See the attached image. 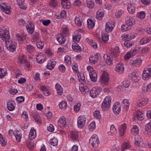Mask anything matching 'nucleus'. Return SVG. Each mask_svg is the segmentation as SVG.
<instances>
[{
  "label": "nucleus",
  "mask_w": 151,
  "mask_h": 151,
  "mask_svg": "<svg viewBox=\"0 0 151 151\" xmlns=\"http://www.w3.org/2000/svg\"><path fill=\"white\" fill-rule=\"evenodd\" d=\"M111 100L110 96H108L105 97L101 105L102 108L103 110L106 111L109 109L110 107Z\"/></svg>",
  "instance_id": "obj_1"
},
{
  "label": "nucleus",
  "mask_w": 151,
  "mask_h": 151,
  "mask_svg": "<svg viewBox=\"0 0 151 151\" xmlns=\"http://www.w3.org/2000/svg\"><path fill=\"white\" fill-rule=\"evenodd\" d=\"M151 77V64L147 66L143 71L142 77L144 80H148Z\"/></svg>",
  "instance_id": "obj_2"
},
{
  "label": "nucleus",
  "mask_w": 151,
  "mask_h": 151,
  "mask_svg": "<svg viewBox=\"0 0 151 151\" xmlns=\"http://www.w3.org/2000/svg\"><path fill=\"white\" fill-rule=\"evenodd\" d=\"M0 36L1 39L4 42L8 41L10 39L9 32L8 30L4 29L0 32Z\"/></svg>",
  "instance_id": "obj_3"
},
{
  "label": "nucleus",
  "mask_w": 151,
  "mask_h": 151,
  "mask_svg": "<svg viewBox=\"0 0 151 151\" xmlns=\"http://www.w3.org/2000/svg\"><path fill=\"white\" fill-rule=\"evenodd\" d=\"M109 77L108 73L104 71L100 79V83L104 86H106L109 84Z\"/></svg>",
  "instance_id": "obj_4"
},
{
  "label": "nucleus",
  "mask_w": 151,
  "mask_h": 151,
  "mask_svg": "<svg viewBox=\"0 0 151 151\" xmlns=\"http://www.w3.org/2000/svg\"><path fill=\"white\" fill-rule=\"evenodd\" d=\"M6 47L10 52H13L15 51L17 45V43L13 42L12 40H9L5 43Z\"/></svg>",
  "instance_id": "obj_5"
},
{
  "label": "nucleus",
  "mask_w": 151,
  "mask_h": 151,
  "mask_svg": "<svg viewBox=\"0 0 151 151\" xmlns=\"http://www.w3.org/2000/svg\"><path fill=\"white\" fill-rule=\"evenodd\" d=\"M89 143L93 147H97L99 143L97 136L96 135H93L89 139Z\"/></svg>",
  "instance_id": "obj_6"
},
{
  "label": "nucleus",
  "mask_w": 151,
  "mask_h": 151,
  "mask_svg": "<svg viewBox=\"0 0 151 151\" xmlns=\"http://www.w3.org/2000/svg\"><path fill=\"white\" fill-rule=\"evenodd\" d=\"M86 118L84 116H80L77 119V125L78 128L81 129L85 125Z\"/></svg>",
  "instance_id": "obj_7"
},
{
  "label": "nucleus",
  "mask_w": 151,
  "mask_h": 151,
  "mask_svg": "<svg viewBox=\"0 0 151 151\" xmlns=\"http://www.w3.org/2000/svg\"><path fill=\"white\" fill-rule=\"evenodd\" d=\"M101 90V88H98L95 87H93L90 91V95L92 98H95L99 94Z\"/></svg>",
  "instance_id": "obj_8"
},
{
  "label": "nucleus",
  "mask_w": 151,
  "mask_h": 151,
  "mask_svg": "<svg viewBox=\"0 0 151 151\" xmlns=\"http://www.w3.org/2000/svg\"><path fill=\"white\" fill-rule=\"evenodd\" d=\"M148 99L147 98H141L136 101V105L139 107H141L145 105L148 103Z\"/></svg>",
  "instance_id": "obj_9"
},
{
  "label": "nucleus",
  "mask_w": 151,
  "mask_h": 151,
  "mask_svg": "<svg viewBox=\"0 0 151 151\" xmlns=\"http://www.w3.org/2000/svg\"><path fill=\"white\" fill-rule=\"evenodd\" d=\"M115 26V23L113 21L107 22L106 24L105 30L108 33L111 32Z\"/></svg>",
  "instance_id": "obj_10"
},
{
  "label": "nucleus",
  "mask_w": 151,
  "mask_h": 151,
  "mask_svg": "<svg viewBox=\"0 0 151 151\" xmlns=\"http://www.w3.org/2000/svg\"><path fill=\"white\" fill-rule=\"evenodd\" d=\"M100 56V54L99 53L91 55L89 58L90 63L92 64L96 63L99 60Z\"/></svg>",
  "instance_id": "obj_11"
},
{
  "label": "nucleus",
  "mask_w": 151,
  "mask_h": 151,
  "mask_svg": "<svg viewBox=\"0 0 151 151\" xmlns=\"http://www.w3.org/2000/svg\"><path fill=\"white\" fill-rule=\"evenodd\" d=\"M105 62L108 65H110L113 63V60L114 58L111 54L109 53L104 55V56Z\"/></svg>",
  "instance_id": "obj_12"
},
{
  "label": "nucleus",
  "mask_w": 151,
  "mask_h": 151,
  "mask_svg": "<svg viewBox=\"0 0 151 151\" xmlns=\"http://www.w3.org/2000/svg\"><path fill=\"white\" fill-rule=\"evenodd\" d=\"M137 51L136 50H131L127 52L124 55L125 60H128L131 57L135 56L137 54Z\"/></svg>",
  "instance_id": "obj_13"
},
{
  "label": "nucleus",
  "mask_w": 151,
  "mask_h": 151,
  "mask_svg": "<svg viewBox=\"0 0 151 151\" xmlns=\"http://www.w3.org/2000/svg\"><path fill=\"white\" fill-rule=\"evenodd\" d=\"M127 126L125 123L121 125L119 127V134L120 136L122 137L126 132Z\"/></svg>",
  "instance_id": "obj_14"
},
{
  "label": "nucleus",
  "mask_w": 151,
  "mask_h": 151,
  "mask_svg": "<svg viewBox=\"0 0 151 151\" xmlns=\"http://www.w3.org/2000/svg\"><path fill=\"white\" fill-rule=\"evenodd\" d=\"M26 29L28 33L30 35H32L34 32L35 27L34 24L32 23H29L26 25Z\"/></svg>",
  "instance_id": "obj_15"
},
{
  "label": "nucleus",
  "mask_w": 151,
  "mask_h": 151,
  "mask_svg": "<svg viewBox=\"0 0 151 151\" xmlns=\"http://www.w3.org/2000/svg\"><path fill=\"white\" fill-rule=\"evenodd\" d=\"M115 70L119 74H122L124 71L123 64L122 63H119L117 64L116 66Z\"/></svg>",
  "instance_id": "obj_16"
},
{
  "label": "nucleus",
  "mask_w": 151,
  "mask_h": 151,
  "mask_svg": "<svg viewBox=\"0 0 151 151\" xmlns=\"http://www.w3.org/2000/svg\"><path fill=\"white\" fill-rule=\"evenodd\" d=\"M40 89L42 91V93L45 96H48L51 94L49 88L45 86H41Z\"/></svg>",
  "instance_id": "obj_17"
},
{
  "label": "nucleus",
  "mask_w": 151,
  "mask_h": 151,
  "mask_svg": "<svg viewBox=\"0 0 151 151\" xmlns=\"http://www.w3.org/2000/svg\"><path fill=\"white\" fill-rule=\"evenodd\" d=\"M122 106L123 110L125 111H127L129 109L130 103L128 100L124 99L122 101Z\"/></svg>",
  "instance_id": "obj_18"
},
{
  "label": "nucleus",
  "mask_w": 151,
  "mask_h": 151,
  "mask_svg": "<svg viewBox=\"0 0 151 151\" xmlns=\"http://www.w3.org/2000/svg\"><path fill=\"white\" fill-rule=\"evenodd\" d=\"M126 24L131 27L135 23V20L132 17H127L126 19Z\"/></svg>",
  "instance_id": "obj_19"
},
{
  "label": "nucleus",
  "mask_w": 151,
  "mask_h": 151,
  "mask_svg": "<svg viewBox=\"0 0 151 151\" xmlns=\"http://www.w3.org/2000/svg\"><path fill=\"white\" fill-rule=\"evenodd\" d=\"M58 124L61 127H65L67 124L66 119L64 116H62L58 120Z\"/></svg>",
  "instance_id": "obj_20"
},
{
  "label": "nucleus",
  "mask_w": 151,
  "mask_h": 151,
  "mask_svg": "<svg viewBox=\"0 0 151 151\" xmlns=\"http://www.w3.org/2000/svg\"><path fill=\"white\" fill-rule=\"evenodd\" d=\"M121 37L123 40L126 42L131 41L132 40L134 39L135 37V36L134 35L131 34L123 35Z\"/></svg>",
  "instance_id": "obj_21"
},
{
  "label": "nucleus",
  "mask_w": 151,
  "mask_h": 151,
  "mask_svg": "<svg viewBox=\"0 0 151 151\" xmlns=\"http://www.w3.org/2000/svg\"><path fill=\"white\" fill-rule=\"evenodd\" d=\"M45 56L44 54L39 53L37 55L36 60L37 62L39 63H42L45 60Z\"/></svg>",
  "instance_id": "obj_22"
},
{
  "label": "nucleus",
  "mask_w": 151,
  "mask_h": 151,
  "mask_svg": "<svg viewBox=\"0 0 151 151\" xmlns=\"http://www.w3.org/2000/svg\"><path fill=\"white\" fill-rule=\"evenodd\" d=\"M56 64V62L54 60H50L48 61L46 66L47 68L50 70H52L54 68Z\"/></svg>",
  "instance_id": "obj_23"
},
{
  "label": "nucleus",
  "mask_w": 151,
  "mask_h": 151,
  "mask_svg": "<svg viewBox=\"0 0 151 151\" xmlns=\"http://www.w3.org/2000/svg\"><path fill=\"white\" fill-rule=\"evenodd\" d=\"M113 110L114 113L116 115L118 114L121 110L120 105L118 103H115L113 107Z\"/></svg>",
  "instance_id": "obj_24"
},
{
  "label": "nucleus",
  "mask_w": 151,
  "mask_h": 151,
  "mask_svg": "<svg viewBox=\"0 0 151 151\" xmlns=\"http://www.w3.org/2000/svg\"><path fill=\"white\" fill-rule=\"evenodd\" d=\"M142 63V60L140 58H138L133 61L132 63V65L134 67H138L141 65Z\"/></svg>",
  "instance_id": "obj_25"
},
{
  "label": "nucleus",
  "mask_w": 151,
  "mask_h": 151,
  "mask_svg": "<svg viewBox=\"0 0 151 151\" xmlns=\"http://www.w3.org/2000/svg\"><path fill=\"white\" fill-rule=\"evenodd\" d=\"M61 4L63 7L64 9L70 8L71 3L68 0H62Z\"/></svg>",
  "instance_id": "obj_26"
},
{
  "label": "nucleus",
  "mask_w": 151,
  "mask_h": 151,
  "mask_svg": "<svg viewBox=\"0 0 151 151\" xmlns=\"http://www.w3.org/2000/svg\"><path fill=\"white\" fill-rule=\"evenodd\" d=\"M69 136L70 139L72 141L76 140L78 137V134L76 132H71Z\"/></svg>",
  "instance_id": "obj_27"
},
{
  "label": "nucleus",
  "mask_w": 151,
  "mask_h": 151,
  "mask_svg": "<svg viewBox=\"0 0 151 151\" xmlns=\"http://www.w3.org/2000/svg\"><path fill=\"white\" fill-rule=\"evenodd\" d=\"M131 78L132 81L135 82H138L140 79V77L136 72H133L131 74Z\"/></svg>",
  "instance_id": "obj_28"
},
{
  "label": "nucleus",
  "mask_w": 151,
  "mask_h": 151,
  "mask_svg": "<svg viewBox=\"0 0 151 151\" xmlns=\"http://www.w3.org/2000/svg\"><path fill=\"white\" fill-rule=\"evenodd\" d=\"M119 52V48L118 47H116L114 49L112 50L111 52L109 53L111 54L112 56L115 58L118 55Z\"/></svg>",
  "instance_id": "obj_29"
},
{
  "label": "nucleus",
  "mask_w": 151,
  "mask_h": 151,
  "mask_svg": "<svg viewBox=\"0 0 151 151\" xmlns=\"http://www.w3.org/2000/svg\"><path fill=\"white\" fill-rule=\"evenodd\" d=\"M86 41L90 44L91 47L94 49H96L98 47V45L97 43L94 42L91 40H90L88 38H86Z\"/></svg>",
  "instance_id": "obj_30"
},
{
  "label": "nucleus",
  "mask_w": 151,
  "mask_h": 151,
  "mask_svg": "<svg viewBox=\"0 0 151 151\" xmlns=\"http://www.w3.org/2000/svg\"><path fill=\"white\" fill-rule=\"evenodd\" d=\"M14 135L16 138V140L17 142H19L22 138V134L21 132L19 131H16L14 132Z\"/></svg>",
  "instance_id": "obj_31"
},
{
  "label": "nucleus",
  "mask_w": 151,
  "mask_h": 151,
  "mask_svg": "<svg viewBox=\"0 0 151 151\" xmlns=\"http://www.w3.org/2000/svg\"><path fill=\"white\" fill-rule=\"evenodd\" d=\"M78 77L79 81L81 84H84L86 83V81L83 74H79L78 75Z\"/></svg>",
  "instance_id": "obj_32"
},
{
  "label": "nucleus",
  "mask_w": 151,
  "mask_h": 151,
  "mask_svg": "<svg viewBox=\"0 0 151 151\" xmlns=\"http://www.w3.org/2000/svg\"><path fill=\"white\" fill-rule=\"evenodd\" d=\"M55 88L57 91V93L60 95H62L63 93V89L59 83H57L56 84Z\"/></svg>",
  "instance_id": "obj_33"
},
{
  "label": "nucleus",
  "mask_w": 151,
  "mask_h": 151,
  "mask_svg": "<svg viewBox=\"0 0 151 151\" xmlns=\"http://www.w3.org/2000/svg\"><path fill=\"white\" fill-rule=\"evenodd\" d=\"M144 114L143 112L138 110L136 113V117L139 120H142L144 119Z\"/></svg>",
  "instance_id": "obj_34"
},
{
  "label": "nucleus",
  "mask_w": 151,
  "mask_h": 151,
  "mask_svg": "<svg viewBox=\"0 0 151 151\" xmlns=\"http://www.w3.org/2000/svg\"><path fill=\"white\" fill-rule=\"evenodd\" d=\"M7 108L9 111H13L15 107V103L13 101H9L7 103Z\"/></svg>",
  "instance_id": "obj_35"
},
{
  "label": "nucleus",
  "mask_w": 151,
  "mask_h": 151,
  "mask_svg": "<svg viewBox=\"0 0 151 151\" xmlns=\"http://www.w3.org/2000/svg\"><path fill=\"white\" fill-rule=\"evenodd\" d=\"M151 39L149 37H146L142 38L139 41V44L140 45H143L150 42Z\"/></svg>",
  "instance_id": "obj_36"
},
{
  "label": "nucleus",
  "mask_w": 151,
  "mask_h": 151,
  "mask_svg": "<svg viewBox=\"0 0 151 151\" xmlns=\"http://www.w3.org/2000/svg\"><path fill=\"white\" fill-rule=\"evenodd\" d=\"M81 38V36L80 33L75 34L73 35V39L74 42H79Z\"/></svg>",
  "instance_id": "obj_37"
},
{
  "label": "nucleus",
  "mask_w": 151,
  "mask_h": 151,
  "mask_svg": "<svg viewBox=\"0 0 151 151\" xmlns=\"http://www.w3.org/2000/svg\"><path fill=\"white\" fill-rule=\"evenodd\" d=\"M36 132L34 129H31L29 132V137L30 140H33L36 137Z\"/></svg>",
  "instance_id": "obj_38"
},
{
  "label": "nucleus",
  "mask_w": 151,
  "mask_h": 151,
  "mask_svg": "<svg viewBox=\"0 0 151 151\" xmlns=\"http://www.w3.org/2000/svg\"><path fill=\"white\" fill-rule=\"evenodd\" d=\"M74 21L75 24H77L79 27H81L82 25V21L80 16H76L75 18Z\"/></svg>",
  "instance_id": "obj_39"
},
{
  "label": "nucleus",
  "mask_w": 151,
  "mask_h": 151,
  "mask_svg": "<svg viewBox=\"0 0 151 151\" xmlns=\"http://www.w3.org/2000/svg\"><path fill=\"white\" fill-rule=\"evenodd\" d=\"M32 39L34 42H37L40 40L39 33L37 32H35L32 37Z\"/></svg>",
  "instance_id": "obj_40"
},
{
  "label": "nucleus",
  "mask_w": 151,
  "mask_h": 151,
  "mask_svg": "<svg viewBox=\"0 0 151 151\" xmlns=\"http://www.w3.org/2000/svg\"><path fill=\"white\" fill-rule=\"evenodd\" d=\"M87 26L88 28L90 29H92L94 26L95 22L92 19H89L87 20Z\"/></svg>",
  "instance_id": "obj_41"
},
{
  "label": "nucleus",
  "mask_w": 151,
  "mask_h": 151,
  "mask_svg": "<svg viewBox=\"0 0 151 151\" xmlns=\"http://www.w3.org/2000/svg\"><path fill=\"white\" fill-rule=\"evenodd\" d=\"M18 5L20 6V8L23 9H26V6L24 3V0H16Z\"/></svg>",
  "instance_id": "obj_42"
},
{
  "label": "nucleus",
  "mask_w": 151,
  "mask_h": 151,
  "mask_svg": "<svg viewBox=\"0 0 151 151\" xmlns=\"http://www.w3.org/2000/svg\"><path fill=\"white\" fill-rule=\"evenodd\" d=\"M67 103L66 101L63 100L59 104V106L60 109L63 110H65L67 107Z\"/></svg>",
  "instance_id": "obj_43"
},
{
  "label": "nucleus",
  "mask_w": 151,
  "mask_h": 151,
  "mask_svg": "<svg viewBox=\"0 0 151 151\" xmlns=\"http://www.w3.org/2000/svg\"><path fill=\"white\" fill-rule=\"evenodd\" d=\"M104 12L101 10H98L96 13V18L99 19H101L104 17Z\"/></svg>",
  "instance_id": "obj_44"
},
{
  "label": "nucleus",
  "mask_w": 151,
  "mask_h": 151,
  "mask_svg": "<svg viewBox=\"0 0 151 151\" xmlns=\"http://www.w3.org/2000/svg\"><path fill=\"white\" fill-rule=\"evenodd\" d=\"M117 133L116 130L113 125H111L110 127V131L108 132V134L109 135H111L115 134Z\"/></svg>",
  "instance_id": "obj_45"
},
{
  "label": "nucleus",
  "mask_w": 151,
  "mask_h": 151,
  "mask_svg": "<svg viewBox=\"0 0 151 151\" xmlns=\"http://www.w3.org/2000/svg\"><path fill=\"white\" fill-rule=\"evenodd\" d=\"M25 48L26 51L29 53H31L33 52L35 50V49L33 46L31 45H27L25 47Z\"/></svg>",
  "instance_id": "obj_46"
},
{
  "label": "nucleus",
  "mask_w": 151,
  "mask_h": 151,
  "mask_svg": "<svg viewBox=\"0 0 151 151\" xmlns=\"http://www.w3.org/2000/svg\"><path fill=\"white\" fill-rule=\"evenodd\" d=\"M127 9L128 12L130 14H133L135 12V8L132 4H130L128 5Z\"/></svg>",
  "instance_id": "obj_47"
},
{
  "label": "nucleus",
  "mask_w": 151,
  "mask_h": 151,
  "mask_svg": "<svg viewBox=\"0 0 151 151\" xmlns=\"http://www.w3.org/2000/svg\"><path fill=\"white\" fill-rule=\"evenodd\" d=\"M131 147V145L129 143L124 142L122 145L121 150L122 151H124L126 150L129 149Z\"/></svg>",
  "instance_id": "obj_48"
},
{
  "label": "nucleus",
  "mask_w": 151,
  "mask_h": 151,
  "mask_svg": "<svg viewBox=\"0 0 151 151\" xmlns=\"http://www.w3.org/2000/svg\"><path fill=\"white\" fill-rule=\"evenodd\" d=\"M64 61L65 63L67 65L70 66L71 65V58L69 56L67 55L65 57Z\"/></svg>",
  "instance_id": "obj_49"
},
{
  "label": "nucleus",
  "mask_w": 151,
  "mask_h": 151,
  "mask_svg": "<svg viewBox=\"0 0 151 151\" xmlns=\"http://www.w3.org/2000/svg\"><path fill=\"white\" fill-rule=\"evenodd\" d=\"M89 76L92 81L96 82L97 81V76L95 72H93L92 73H91L89 75Z\"/></svg>",
  "instance_id": "obj_50"
},
{
  "label": "nucleus",
  "mask_w": 151,
  "mask_h": 151,
  "mask_svg": "<svg viewBox=\"0 0 151 151\" xmlns=\"http://www.w3.org/2000/svg\"><path fill=\"white\" fill-rule=\"evenodd\" d=\"M146 13L145 12L141 11L138 13L137 15V17L141 19H144Z\"/></svg>",
  "instance_id": "obj_51"
},
{
  "label": "nucleus",
  "mask_w": 151,
  "mask_h": 151,
  "mask_svg": "<svg viewBox=\"0 0 151 151\" xmlns=\"http://www.w3.org/2000/svg\"><path fill=\"white\" fill-rule=\"evenodd\" d=\"M131 131L132 133L138 134L139 132L138 127L136 125L134 126L131 129Z\"/></svg>",
  "instance_id": "obj_52"
},
{
  "label": "nucleus",
  "mask_w": 151,
  "mask_h": 151,
  "mask_svg": "<svg viewBox=\"0 0 151 151\" xmlns=\"http://www.w3.org/2000/svg\"><path fill=\"white\" fill-rule=\"evenodd\" d=\"M135 144L137 145H139V142H141L142 140V137L139 135L135 136Z\"/></svg>",
  "instance_id": "obj_53"
},
{
  "label": "nucleus",
  "mask_w": 151,
  "mask_h": 151,
  "mask_svg": "<svg viewBox=\"0 0 151 151\" xmlns=\"http://www.w3.org/2000/svg\"><path fill=\"white\" fill-rule=\"evenodd\" d=\"M73 49L75 51H80L81 50V47L76 43H73L72 45Z\"/></svg>",
  "instance_id": "obj_54"
},
{
  "label": "nucleus",
  "mask_w": 151,
  "mask_h": 151,
  "mask_svg": "<svg viewBox=\"0 0 151 151\" xmlns=\"http://www.w3.org/2000/svg\"><path fill=\"white\" fill-rule=\"evenodd\" d=\"M134 44V42L133 41H128L125 42L124 45L127 47H130L132 46Z\"/></svg>",
  "instance_id": "obj_55"
},
{
  "label": "nucleus",
  "mask_w": 151,
  "mask_h": 151,
  "mask_svg": "<svg viewBox=\"0 0 151 151\" xmlns=\"http://www.w3.org/2000/svg\"><path fill=\"white\" fill-rule=\"evenodd\" d=\"M79 89L80 91L83 93H87L88 92L89 90L88 88L86 86H84L83 85H81L79 87Z\"/></svg>",
  "instance_id": "obj_56"
},
{
  "label": "nucleus",
  "mask_w": 151,
  "mask_h": 151,
  "mask_svg": "<svg viewBox=\"0 0 151 151\" xmlns=\"http://www.w3.org/2000/svg\"><path fill=\"white\" fill-rule=\"evenodd\" d=\"M131 29V27L126 24L122 25L121 27V29L123 32L127 31Z\"/></svg>",
  "instance_id": "obj_57"
},
{
  "label": "nucleus",
  "mask_w": 151,
  "mask_h": 151,
  "mask_svg": "<svg viewBox=\"0 0 151 151\" xmlns=\"http://www.w3.org/2000/svg\"><path fill=\"white\" fill-rule=\"evenodd\" d=\"M17 39L19 42H23L26 39V36H21L19 34H17L16 35Z\"/></svg>",
  "instance_id": "obj_58"
},
{
  "label": "nucleus",
  "mask_w": 151,
  "mask_h": 151,
  "mask_svg": "<svg viewBox=\"0 0 151 151\" xmlns=\"http://www.w3.org/2000/svg\"><path fill=\"white\" fill-rule=\"evenodd\" d=\"M124 13V11L122 10L116 11L115 14V17L117 18L120 17Z\"/></svg>",
  "instance_id": "obj_59"
},
{
  "label": "nucleus",
  "mask_w": 151,
  "mask_h": 151,
  "mask_svg": "<svg viewBox=\"0 0 151 151\" xmlns=\"http://www.w3.org/2000/svg\"><path fill=\"white\" fill-rule=\"evenodd\" d=\"M50 143L52 145L56 146L58 144V140L57 138L54 137L50 139Z\"/></svg>",
  "instance_id": "obj_60"
},
{
  "label": "nucleus",
  "mask_w": 151,
  "mask_h": 151,
  "mask_svg": "<svg viewBox=\"0 0 151 151\" xmlns=\"http://www.w3.org/2000/svg\"><path fill=\"white\" fill-rule=\"evenodd\" d=\"M102 38L103 42H106L109 39V36L107 34L104 33L102 35Z\"/></svg>",
  "instance_id": "obj_61"
},
{
  "label": "nucleus",
  "mask_w": 151,
  "mask_h": 151,
  "mask_svg": "<svg viewBox=\"0 0 151 151\" xmlns=\"http://www.w3.org/2000/svg\"><path fill=\"white\" fill-rule=\"evenodd\" d=\"M86 5L89 8L92 9L94 6V3L91 0H87V1Z\"/></svg>",
  "instance_id": "obj_62"
},
{
  "label": "nucleus",
  "mask_w": 151,
  "mask_h": 151,
  "mask_svg": "<svg viewBox=\"0 0 151 151\" xmlns=\"http://www.w3.org/2000/svg\"><path fill=\"white\" fill-rule=\"evenodd\" d=\"M57 39L59 44L61 45L63 44L65 41V39L62 36H59Z\"/></svg>",
  "instance_id": "obj_63"
},
{
  "label": "nucleus",
  "mask_w": 151,
  "mask_h": 151,
  "mask_svg": "<svg viewBox=\"0 0 151 151\" xmlns=\"http://www.w3.org/2000/svg\"><path fill=\"white\" fill-rule=\"evenodd\" d=\"M7 74L6 71L3 68H0V78H2Z\"/></svg>",
  "instance_id": "obj_64"
}]
</instances>
